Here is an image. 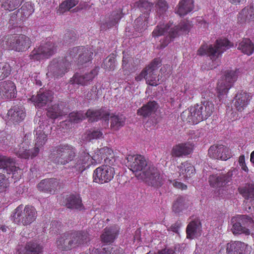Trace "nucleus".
<instances>
[{"mask_svg":"<svg viewBox=\"0 0 254 254\" xmlns=\"http://www.w3.org/2000/svg\"><path fill=\"white\" fill-rule=\"evenodd\" d=\"M237 70H228L225 72L224 76L218 81L217 90L220 95L226 94L233 84L236 81L238 76Z\"/></svg>","mask_w":254,"mask_h":254,"instance_id":"obj_10","label":"nucleus"},{"mask_svg":"<svg viewBox=\"0 0 254 254\" xmlns=\"http://www.w3.org/2000/svg\"><path fill=\"white\" fill-rule=\"evenodd\" d=\"M59 185V182L55 178H48L42 180L38 185V190L49 194L55 193Z\"/></svg>","mask_w":254,"mask_h":254,"instance_id":"obj_17","label":"nucleus"},{"mask_svg":"<svg viewBox=\"0 0 254 254\" xmlns=\"http://www.w3.org/2000/svg\"><path fill=\"white\" fill-rule=\"evenodd\" d=\"M208 154L211 158L222 160H227L232 156L229 149L222 144L211 146L208 149Z\"/></svg>","mask_w":254,"mask_h":254,"instance_id":"obj_14","label":"nucleus"},{"mask_svg":"<svg viewBox=\"0 0 254 254\" xmlns=\"http://www.w3.org/2000/svg\"><path fill=\"white\" fill-rule=\"evenodd\" d=\"M57 50V46L53 42H47L39 47H35L29 55V58L33 61H40L48 58Z\"/></svg>","mask_w":254,"mask_h":254,"instance_id":"obj_7","label":"nucleus"},{"mask_svg":"<svg viewBox=\"0 0 254 254\" xmlns=\"http://www.w3.org/2000/svg\"><path fill=\"white\" fill-rule=\"evenodd\" d=\"M232 223H233V227L232 231L235 234H245L246 235L250 234V230L248 228L243 226L242 223L237 220V218H233L232 219Z\"/></svg>","mask_w":254,"mask_h":254,"instance_id":"obj_43","label":"nucleus"},{"mask_svg":"<svg viewBox=\"0 0 254 254\" xmlns=\"http://www.w3.org/2000/svg\"><path fill=\"white\" fill-rule=\"evenodd\" d=\"M179 168L180 176L183 175L184 177L186 178H191L194 175V167L187 162L182 163Z\"/></svg>","mask_w":254,"mask_h":254,"instance_id":"obj_39","label":"nucleus"},{"mask_svg":"<svg viewBox=\"0 0 254 254\" xmlns=\"http://www.w3.org/2000/svg\"><path fill=\"white\" fill-rule=\"evenodd\" d=\"M136 177L144 181L147 185L158 188L161 187L164 182V176L153 166L150 167L143 173H140Z\"/></svg>","mask_w":254,"mask_h":254,"instance_id":"obj_5","label":"nucleus"},{"mask_svg":"<svg viewBox=\"0 0 254 254\" xmlns=\"http://www.w3.org/2000/svg\"><path fill=\"white\" fill-rule=\"evenodd\" d=\"M171 26L170 24H159L154 29L152 34L154 37L163 35L166 32L168 31Z\"/></svg>","mask_w":254,"mask_h":254,"instance_id":"obj_54","label":"nucleus"},{"mask_svg":"<svg viewBox=\"0 0 254 254\" xmlns=\"http://www.w3.org/2000/svg\"><path fill=\"white\" fill-rule=\"evenodd\" d=\"M194 8L193 0H182L180 1L176 13L184 16L191 12Z\"/></svg>","mask_w":254,"mask_h":254,"instance_id":"obj_34","label":"nucleus"},{"mask_svg":"<svg viewBox=\"0 0 254 254\" xmlns=\"http://www.w3.org/2000/svg\"><path fill=\"white\" fill-rule=\"evenodd\" d=\"M214 110V105L212 102L204 101L185 110L181 114L184 122L196 124L210 117Z\"/></svg>","mask_w":254,"mask_h":254,"instance_id":"obj_1","label":"nucleus"},{"mask_svg":"<svg viewBox=\"0 0 254 254\" xmlns=\"http://www.w3.org/2000/svg\"><path fill=\"white\" fill-rule=\"evenodd\" d=\"M103 133L98 129H91L87 131L85 134V138L86 141H91L92 139H99L102 137Z\"/></svg>","mask_w":254,"mask_h":254,"instance_id":"obj_55","label":"nucleus"},{"mask_svg":"<svg viewBox=\"0 0 254 254\" xmlns=\"http://www.w3.org/2000/svg\"><path fill=\"white\" fill-rule=\"evenodd\" d=\"M105 152H107L110 153L112 150L107 147L102 148L96 151L95 154L96 155H93L91 157L90 155L85 152H82L79 156L76 159L74 165L73 166L76 171L78 172H82L87 168H88L91 164L93 162L100 163L103 159L102 154Z\"/></svg>","mask_w":254,"mask_h":254,"instance_id":"obj_3","label":"nucleus"},{"mask_svg":"<svg viewBox=\"0 0 254 254\" xmlns=\"http://www.w3.org/2000/svg\"><path fill=\"white\" fill-rule=\"evenodd\" d=\"M238 49L247 55H251L254 50V45L249 39H244L238 45Z\"/></svg>","mask_w":254,"mask_h":254,"instance_id":"obj_41","label":"nucleus"},{"mask_svg":"<svg viewBox=\"0 0 254 254\" xmlns=\"http://www.w3.org/2000/svg\"><path fill=\"white\" fill-rule=\"evenodd\" d=\"M160 64L159 60L155 59L147 66L146 81L147 84L151 86H155L160 84L159 75L157 74Z\"/></svg>","mask_w":254,"mask_h":254,"instance_id":"obj_12","label":"nucleus"},{"mask_svg":"<svg viewBox=\"0 0 254 254\" xmlns=\"http://www.w3.org/2000/svg\"><path fill=\"white\" fill-rule=\"evenodd\" d=\"M157 108V103L155 101H150L139 108L137 114L143 118H147L154 113Z\"/></svg>","mask_w":254,"mask_h":254,"instance_id":"obj_32","label":"nucleus"},{"mask_svg":"<svg viewBox=\"0 0 254 254\" xmlns=\"http://www.w3.org/2000/svg\"><path fill=\"white\" fill-rule=\"evenodd\" d=\"M65 205L67 208L70 209L81 210L83 207L79 196L73 194L68 195L66 197Z\"/></svg>","mask_w":254,"mask_h":254,"instance_id":"obj_35","label":"nucleus"},{"mask_svg":"<svg viewBox=\"0 0 254 254\" xmlns=\"http://www.w3.org/2000/svg\"><path fill=\"white\" fill-rule=\"evenodd\" d=\"M239 193L246 199L254 200V184L247 183L238 188Z\"/></svg>","mask_w":254,"mask_h":254,"instance_id":"obj_37","label":"nucleus"},{"mask_svg":"<svg viewBox=\"0 0 254 254\" xmlns=\"http://www.w3.org/2000/svg\"><path fill=\"white\" fill-rule=\"evenodd\" d=\"M7 115L10 120L15 122L21 121L25 116L22 108L16 106L8 110Z\"/></svg>","mask_w":254,"mask_h":254,"instance_id":"obj_36","label":"nucleus"},{"mask_svg":"<svg viewBox=\"0 0 254 254\" xmlns=\"http://www.w3.org/2000/svg\"><path fill=\"white\" fill-rule=\"evenodd\" d=\"M98 72V71L96 68H94L89 72L86 73L83 75L76 74L73 76L71 81H72V83L74 84L83 86L87 85L90 84V82L97 75Z\"/></svg>","mask_w":254,"mask_h":254,"instance_id":"obj_20","label":"nucleus"},{"mask_svg":"<svg viewBox=\"0 0 254 254\" xmlns=\"http://www.w3.org/2000/svg\"><path fill=\"white\" fill-rule=\"evenodd\" d=\"M2 97L4 99H11L16 97V89L14 83L10 80L2 82L0 85Z\"/></svg>","mask_w":254,"mask_h":254,"instance_id":"obj_21","label":"nucleus"},{"mask_svg":"<svg viewBox=\"0 0 254 254\" xmlns=\"http://www.w3.org/2000/svg\"><path fill=\"white\" fill-rule=\"evenodd\" d=\"M102 67L108 71H113L115 69V58L114 54L109 55L104 61Z\"/></svg>","mask_w":254,"mask_h":254,"instance_id":"obj_52","label":"nucleus"},{"mask_svg":"<svg viewBox=\"0 0 254 254\" xmlns=\"http://www.w3.org/2000/svg\"><path fill=\"white\" fill-rule=\"evenodd\" d=\"M251 99L249 93L244 91L238 92L235 97L234 106L238 111H242L248 105Z\"/></svg>","mask_w":254,"mask_h":254,"instance_id":"obj_23","label":"nucleus"},{"mask_svg":"<svg viewBox=\"0 0 254 254\" xmlns=\"http://www.w3.org/2000/svg\"><path fill=\"white\" fill-rule=\"evenodd\" d=\"M135 5L139 8L140 11L144 13L143 15L148 14L149 17V12L151 11L153 4L147 0H138L135 3Z\"/></svg>","mask_w":254,"mask_h":254,"instance_id":"obj_47","label":"nucleus"},{"mask_svg":"<svg viewBox=\"0 0 254 254\" xmlns=\"http://www.w3.org/2000/svg\"><path fill=\"white\" fill-rule=\"evenodd\" d=\"M186 208L185 199L182 196H179L174 202L173 210L176 213H179Z\"/></svg>","mask_w":254,"mask_h":254,"instance_id":"obj_53","label":"nucleus"},{"mask_svg":"<svg viewBox=\"0 0 254 254\" xmlns=\"http://www.w3.org/2000/svg\"><path fill=\"white\" fill-rule=\"evenodd\" d=\"M24 0H5L1 4V7L6 10L12 11L18 8Z\"/></svg>","mask_w":254,"mask_h":254,"instance_id":"obj_49","label":"nucleus"},{"mask_svg":"<svg viewBox=\"0 0 254 254\" xmlns=\"http://www.w3.org/2000/svg\"><path fill=\"white\" fill-rule=\"evenodd\" d=\"M42 247L36 243H28L24 247L18 248V254H39L42 251Z\"/></svg>","mask_w":254,"mask_h":254,"instance_id":"obj_28","label":"nucleus"},{"mask_svg":"<svg viewBox=\"0 0 254 254\" xmlns=\"http://www.w3.org/2000/svg\"><path fill=\"white\" fill-rule=\"evenodd\" d=\"M187 238L193 239L199 237L201 234V224L198 220L191 221L186 229Z\"/></svg>","mask_w":254,"mask_h":254,"instance_id":"obj_25","label":"nucleus"},{"mask_svg":"<svg viewBox=\"0 0 254 254\" xmlns=\"http://www.w3.org/2000/svg\"><path fill=\"white\" fill-rule=\"evenodd\" d=\"M170 181L172 184V185L173 186V187L177 189H179L182 190H186L187 188V186L181 182H178L176 180Z\"/></svg>","mask_w":254,"mask_h":254,"instance_id":"obj_64","label":"nucleus"},{"mask_svg":"<svg viewBox=\"0 0 254 254\" xmlns=\"http://www.w3.org/2000/svg\"><path fill=\"white\" fill-rule=\"evenodd\" d=\"M237 218V220H239L242 225L246 228H252L254 225V222L253 219L248 215H240Z\"/></svg>","mask_w":254,"mask_h":254,"instance_id":"obj_57","label":"nucleus"},{"mask_svg":"<svg viewBox=\"0 0 254 254\" xmlns=\"http://www.w3.org/2000/svg\"><path fill=\"white\" fill-rule=\"evenodd\" d=\"M115 175L114 168L109 166H102L96 168L93 175V181L103 184L110 182Z\"/></svg>","mask_w":254,"mask_h":254,"instance_id":"obj_11","label":"nucleus"},{"mask_svg":"<svg viewBox=\"0 0 254 254\" xmlns=\"http://www.w3.org/2000/svg\"><path fill=\"white\" fill-rule=\"evenodd\" d=\"M75 154V148L72 146L60 145L56 147L53 160L58 164L65 165L73 159Z\"/></svg>","mask_w":254,"mask_h":254,"instance_id":"obj_6","label":"nucleus"},{"mask_svg":"<svg viewBox=\"0 0 254 254\" xmlns=\"http://www.w3.org/2000/svg\"><path fill=\"white\" fill-rule=\"evenodd\" d=\"M7 187V180L3 174L0 173V192L4 191Z\"/></svg>","mask_w":254,"mask_h":254,"instance_id":"obj_62","label":"nucleus"},{"mask_svg":"<svg viewBox=\"0 0 254 254\" xmlns=\"http://www.w3.org/2000/svg\"><path fill=\"white\" fill-rule=\"evenodd\" d=\"M30 38L24 35H20L15 37L9 43V48L17 52H24L28 50L31 45Z\"/></svg>","mask_w":254,"mask_h":254,"instance_id":"obj_15","label":"nucleus"},{"mask_svg":"<svg viewBox=\"0 0 254 254\" xmlns=\"http://www.w3.org/2000/svg\"><path fill=\"white\" fill-rule=\"evenodd\" d=\"M119 234V228L116 226L106 228L101 236V241L104 243H111L117 237Z\"/></svg>","mask_w":254,"mask_h":254,"instance_id":"obj_27","label":"nucleus"},{"mask_svg":"<svg viewBox=\"0 0 254 254\" xmlns=\"http://www.w3.org/2000/svg\"><path fill=\"white\" fill-rule=\"evenodd\" d=\"M155 10L159 16L164 15L168 8V4L165 0H157L155 2Z\"/></svg>","mask_w":254,"mask_h":254,"instance_id":"obj_51","label":"nucleus"},{"mask_svg":"<svg viewBox=\"0 0 254 254\" xmlns=\"http://www.w3.org/2000/svg\"><path fill=\"white\" fill-rule=\"evenodd\" d=\"M93 55L92 52L83 47L78 55V64L82 65L90 61L92 58Z\"/></svg>","mask_w":254,"mask_h":254,"instance_id":"obj_44","label":"nucleus"},{"mask_svg":"<svg viewBox=\"0 0 254 254\" xmlns=\"http://www.w3.org/2000/svg\"><path fill=\"white\" fill-rule=\"evenodd\" d=\"M230 42L226 39L216 40L213 45H202L197 50V55L199 56L207 55L212 61V64H209V68L213 69L220 64L218 59L222 54L231 47Z\"/></svg>","mask_w":254,"mask_h":254,"instance_id":"obj_2","label":"nucleus"},{"mask_svg":"<svg viewBox=\"0 0 254 254\" xmlns=\"http://www.w3.org/2000/svg\"><path fill=\"white\" fill-rule=\"evenodd\" d=\"M179 27V31L182 32H186L188 31L190 28V24L189 21H181L178 25Z\"/></svg>","mask_w":254,"mask_h":254,"instance_id":"obj_63","label":"nucleus"},{"mask_svg":"<svg viewBox=\"0 0 254 254\" xmlns=\"http://www.w3.org/2000/svg\"><path fill=\"white\" fill-rule=\"evenodd\" d=\"M57 245L58 249L63 251H68L72 249L67 232L62 234L57 239Z\"/></svg>","mask_w":254,"mask_h":254,"instance_id":"obj_38","label":"nucleus"},{"mask_svg":"<svg viewBox=\"0 0 254 254\" xmlns=\"http://www.w3.org/2000/svg\"><path fill=\"white\" fill-rule=\"evenodd\" d=\"M254 21V4L244 7L239 13L238 21L241 23Z\"/></svg>","mask_w":254,"mask_h":254,"instance_id":"obj_29","label":"nucleus"},{"mask_svg":"<svg viewBox=\"0 0 254 254\" xmlns=\"http://www.w3.org/2000/svg\"><path fill=\"white\" fill-rule=\"evenodd\" d=\"M53 98V93L51 91L42 92L39 91L36 96H32L31 100L36 107L40 108L51 102Z\"/></svg>","mask_w":254,"mask_h":254,"instance_id":"obj_18","label":"nucleus"},{"mask_svg":"<svg viewBox=\"0 0 254 254\" xmlns=\"http://www.w3.org/2000/svg\"><path fill=\"white\" fill-rule=\"evenodd\" d=\"M122 16V13L120 9L114 11L110 15H106L102 22L101 30H106L116 25Z\"/></svg>","mask_w":254,"mask_h":254,"instance_id":"obj_19","label":"nucleus"},{"mask_svg":"<svg viewBox=\"0 0 254 254\" xmlns=\"http://www.w3.org/2000/svg\"><path fill=\"white\" fill-rule=\"evenodd\" d=\"M126 159L130 170L135 174V176L140 173H143L151 167L147 165L145 158L140 155H128Z\"/></svg>","mask_w":254,"mask_h":254,"instance_id":"obj_9","label":"nucleus"},{"mask_svg":"<svg viewBox=\"0 0 254 254\" xmlns=\"http://www.w3.org/2000/svg\"><path fill=\"white\" fill-rule=\"evenodd\" d=\"M0 169H3L7 174H15L19 169L15 166V161L10 157L0 155Z\"/></svg>","mask_w":254,"mask_h":254,"instance_id":"obj_24","label":"nucleus"},{"mask_svg":"<svg viewBox=\"0 0 254 254\" xmlns=\"http://www.w3.org/2000/svg\"><path fill=\"white\" fill-rule=\"evenodd\" d=\"M11 67L7 63L0 64V80H2L8 77L11 73Z\"/></svg>","mask_w":254,"mask_h":254,"instance_id":"obj_56","label":"nucleus"},{"mask_svg":"<svg viewBox=\"0 0 254 254\" xmlns=\"http://www.w3.org/2000/svg\"><path fill=\"white\" fill-rule=\"evenodd\" d=\"M83 47H75L69 49L66 56L63 58L65 61L70 65L71 63L73 62L74 58L80 53Z\"/></svg>","mask_w":254,"mask_h":254,"instance_id":"obj_48","label":"nucleus"},{"mask_svg":"<svg viewBox=\"0 0 254 254\" xmlns=\"http://www.w3.org/2000/svg\"><path fill=\"white\" fill-rule=\"evenodd\" d=\"M86 118H88L91 122L97 121L98 120L103 119L105 121L108 120L109 114L104 110L89 109L85 113Z\"/></svg>","mask_w":254,"mask_h":254,"instance_id":"obj_31","label":"nucleus"},{"mask_svg":"<svg viewBox=\"0 0 254 254\" xmlns=\"http://www.w3.org/2000/svg\"><path fill=\"white\" fill-rule=\"evenodd\" d=\"M111 127L115 130L124 126L126 118L123 115H114L111 117Z\"/></svg>","mask_w":254,"mask_h":254,"instance_id":"obj_45","label":"nucleus"},{"mask_svg":"<svg viewBox=\"0 0 254 254\" xmlns=\"http://www.w3.org/2000/svg\"><path fill=\"white\" fill-rule=\"evenodd\" d=\"M235 169L229 170L226 174H217L210 175L208 179L209 184L214 188H220L225 186L232 179Z\"/></svg>","mask_w":254,"mask_h":254,"instance_id":"obj_13","label":"nucleus"},{"mask_svg":"<svg viewBox=\"0 0 254 254\" xmlns=\"http://www.w3.org/2000/svg\"><path fill=\"white\" fill-rule=\"evenodd\" d=\"M18 10L20 14V18L23 19L27 18L32 14L34 12V8L31 2H26Z\"/></svg>","mask_w":254,"mask_h":254,"instance_id":"obj_46","label":"nucleus"},{"mask_svg":"<svg viewBox=\"0 0 254 254\" xmlns=\"http://www.w3.org/2000/svg\"><path fill=\"white\" fill-rule=\"evenodd\" d=\"M249 246L244 243L239 241L231 242L227 244V254H246Z\"/></svg>","mask_w":254,"mask_h":254,"instance_id":"obj_22","label":"nucleus"},{"mask_svg":"<svg viewBox=\"0 0 254 254\" xmlns=\"http://www.w3.org/2000/svg\"><path fill=\"white\" fill-rule=\"evenodd\" d=\"M37 217L35 208L31 205H20L14 210L12 216L13 221L18 225L26 226L34 222Z\"/></svg>","mask_w":254,"mask_h":254,"instance_id":"obj_4","label":"nucleus"},{"mask_svg":"<svg viewBox=\"0 0 254 254\" xmlns=\"http://www.w3.org/2000/svg\"><path fill=\"white\" fill-rule=\"evenodd\" d=\"M148 14L141 15L134 21V28L136 31L142 32L147 29L148 27Z\"/></svg>","mask_w":254,"mask_h":254,"instance_id":"obj_42","label":"nucleus"},{"mask_svg":"<svg viewBox=\"0 0 254 254\" xmlns=\"http://www.w3.org/2000/svg\"><path fill=\"white\" fill-rule=\"evenodd\" d=\"M78 2V0H66L63 1L59 6L58 13L60 14L64 13L75 6Z\"/></svg>","mask_w":254,"mask_h":254,"instance_id":"obj_50","label":"nucleus"},{"mask_svg":"<svg viewBox=\"0 0 254 254\" xmlns=\"http://www.w3.org/2000/svg\"><path fill=\"white\" fill-rule=\"evenodd\" d=\"M66 110L64 103L56 104L48 109L47 115L48 117L55 119L66 114Z\"/></svg>","mask_w":254,"mask_h":254,"instance_id":"obj_30","label":"nucleus"},{"mask_svg":"<svg viewBox=\"0 0 254 254\" xmlns=\"http://www.w3.org/2000/svg\"><path fill=\"white\" fill-rule=\"evenodd\" d=\"M69 118L71 122L78 123L86 118V115L82 112H72L69 114Z\"/></svg>","mask_w":254,"mask_h":254,"instance_id":"obj_59","label":"nucleus"},{"mask_svg":"<svg viewBox=\"0 0 254 254\" xmlns=\"http://www.w3.org/2000/svg\"><path fill=\"white\" fill-rule=\"evenodd\" d=\"M76 39L77 35L73 30L66 31L64 37V42L68 44L76 41Z\"/></svg>","mask_w":254,"mask_h":254,"instance_id":"obj_60","label":"nucleus"},{"mask_svg":"<svg viewBox=\"0 0 254 254\" xmlns=\"http://www.w3.org/2000/svg\"><path fill=\"white\" fill-rule=\"evenodd\" d=\"M69 65L63 58L53 59L48 66L47 75L56 78L62 77L67 71Z\"/></svg>","mask_w":254,"mask_h":254,"instance_id":"obj_8","label":"nucleus"},{"mask_svg":"<svg viewBox=\"0 0 254 254\" xmlns=\"http://www.w3.org/2000/svg\"><path fill=\"white\" fill-rule=\"evenodd\" d=\"M171 26H172V23L169 24ZM179 27H178L177 26H175L173 27L171 26L169 29V37H167L166 41V42L164 43V47L167 46L172 40V39L176 37L180 32L179 30Z\"/></svg>","mask_w":254,"mask_h":254,"instance_id":"obj_58","label":"nucleus"},{"mask_svg":"<svg viewBox=\"0 0 254 254\" xmlns=\"http://www.w3.org/2000/svg\"><path fill=\"white\" fill-rule=\"evenodd\" d=\"M71 249L82 246L89 241L88 234L82 231L67 232Z\"/></svg>","mask_w":254,"mask_h":254,"instance_id":"obj_16","label":"nucleus"},{"mask_svg":"<svg viewBox=\"0 0 254 254\" xmlns=\"http://www.w3.org/2000/svg\"><path fill=\"white\" fill-rule=\"evenodd\" d=\"M192 150V147L189 144L180 143L173 147L171 154L173 156L180 157L190 154Z\"/></svg>","mask_w":254,"mask_h":254,"instance_id":"obj_33","label":"nucleus"},{"mask_svg":"<svg viewBox=\"0 0 254 254\" xmlns=\"http://www.w3.org/2000/svg\"><path fill=\"white\" fill-rule=\"evenodd\" d=\"M19 147L18 150L16 151V153L21 158L28 159L30 157H34L39 152V149L38 147H35L32 150L28 149V145L25 143H21Z\"/></svg>","mask_w":254,"mask_h":254,"instance_id":"obj_26","label":"nucleus"},{"mask_svg":"<svg viewBox=\"0 0 254 254\" xmlns=\"http://www.w3.org/2000/svg\"><path fill=\"white\" fill-rule=\"evenodd\" d=\"M105 250L107 251V254H124L123 250L116 246H107Z\"/></svg>","mask_w":254,"mask_h":254,"instance_id":"obj_61","label":"nucleus"},{"mask_svg":"<svg viewBox=\"0 0 254 254\" xmlns=\"http://www.w3.org/2000/svg\"><path fill=\"white\" fill-rule=\"evenodd\" d=\"M43 129H44V125H40L39 127H37L35 130L36 143L35 147H38V149L45 144L47 141V135L43 131Z\"/></svg>","mask_w":254,"mask_h":254,"instance_id":"obj_40","label":"nucleus"}]
</instances>
